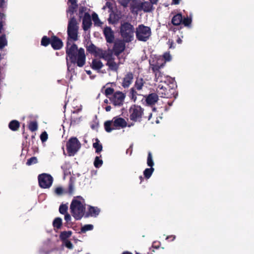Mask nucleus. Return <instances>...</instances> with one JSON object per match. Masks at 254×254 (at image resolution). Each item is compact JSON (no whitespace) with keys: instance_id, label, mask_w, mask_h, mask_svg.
Listing matches in <instances>:
<instances>
[{"instance_id":"50","label":"nucleus","mask_w":254,"mask_h":254,"mask_svg":"<svg viewBox=\"0 0 254 254\" xmlns=\"http://www.w3.org/2000/svg\"><path fill=\"white\" fill-rule=\"evenodd\" d=\"M87 8L85 6H80L79 8V17L81 18L83 16V13H85Z\"/></svg>"},{"instance_id":"2","label":"nucleus","mask_w":254,"mask_h":254,"mask_svg":"<svg viewBox=\"0 0 254 254\" xmlns=\"http://www.w3.org/2000/svg\"><path fill=\"white\" fill-rule=\"evenodd\" d=\"M66 59L71 64L78 67H83L86 62V55L84 49H66Z\"/></svg>"},{"instance_id":"35","label":"nucleus","mask_w":254,"mask_h":254,"mask_svg":"<svg viewBox=\"0 0 254 254\" xmlns=\"http://www.w3.org/2000/svg\"><path fill=\"white\" fill-rule=\"evenodd\" d=\"M125 43H127L124 39L119 40L116 41L113 48H126Z\"/></svg>"},{"instance_id":"61","label":"nucleus","mask_w":254,"mask_h":254,"mask_svg":"<svg viewBox=\"0 0 254 254\" xmlns=\"http://www.w3.org/2000/svg\"><path fill=\"white\" fill-rule=\"evenodd\" d=\"M5 17V15L3 13L0 12V19H2Z\"/></svg>"},{"instance_id":"33","label":"nucleus","mask_w":254,"mask_h":254,"mask_svg":"<svg viewBox=\"0 0 254 254\" xmlns=\"http://www.w3.org/2000/svg\"><path fill=\"white\" fill-rule=\"evenodd\" d=\"M136 90V89L134 88V87H132L130 89V92H129V94H130V98L134 102H135V101L136 100V99H137L136 96H137V95H138Z\"/></svg>"},{"instance_id":"43","label":"nucleus","mask_w":254,"mask_h":254,"mask_svg":"<svg viewBox=\"0 0 254 254\" xmlns=\"http://www.w3.org/2000/svg\"><path fill=\"white\" fill-rule=\"evenodd\" d=\"M7 42L4 36L0 37V48H3L7 46Z\"/></svg>"},{"instance_id":"36","label":"nucleus","mask_w":254,"mask_h":254,"mask_svg":"<svg viewBox=\"0 0 254 254\" xmlns=\"http://www.w3.org/2000/svg\"><path fill=\"white\" fill-rule=\"evenodd\" d=\"M147 164L150 167H153L154 165L152 153L150 152L148 153L147 159Z\"/></svg>"},{"instance_id":"10","label":"nucleus","mask_w":254,"mask_h":254,"mask_svg":"<svg viewBox=\"0 0 254 254\" xmlns=\"http://www.w3.org/2000/svg\"><path fill=\"white\" fill-rule=\"evenodd\" d=\"M66 146L68 156H74L79 150L81 144L76 137H72L67 141Z\"/></svg>"},{"instance_id":"19","label":"nucleus","mask_w":254,"mask_h":254,"mask_svg":"<svg viewBox=\"0 0 254 254\" xmlns=\"http://www.w3.org/2000/svg\"><path fill=\"white\" fill-rule=\"evenodd\" d=\"M100 212V210L97 207L89 206L88 211L85 214L84 217L85 218L91 217H97Z\"/></svg>"},{"instance_id":"12","label":"nucleus","mask_w":254,"mask_h":254,"mask_svg":"<svg viewBox=\"0 0 254 254\" xmlns=\"http://www.w3.org/2000/svg\"><path fill=\"white\" fill-rule=\"evenodd\" d=\"M39 186L43 189H48L53 184V178L51 175L43 173L38 176Z\"/></svg>"},{"instance_id":"22","label":"nucleus","mask_w":254,"mask_h":254,"mask_svg":"<svg viewBox=\"0 0 254 254\" xmlns=\"http://www.w3.org/2000/svg\"><path fill=\"white\" fill-rule=\"evenodd\" d=\"M182 14L180 13L174 15L172 18L171 22L175 26L180 25L182 22Z\"/></svg>"},{"instance_id":"59","label":"nucleus","mask_w":254,"mask_h":254,"mask_svg":"<svg viewBox=\"0 0 254 254\" xmlns=\"http://www.w3.org/2000/svg\"><path fill=\"white\" fill-rule=\"evenodd\" d=\"M152 4H156L158 0H149Z\"/></svg>"},{"instance_id":"21","label":"nucleus","mask_w":254,"mask_h":254,"mask_svg":"<svg viewBox=\"0 0 254 254\" xmlns=\"http://www.w3.org/2000/svg\"><path fill=\"white\" fill-rule=\"evenodd\" d=\"M104 65L102 62L98 59H94L92 61L91 67L92 69L95 70H99L103 67Z\"/></svg>"},{"instance_id":"44","label":"nucleus","mask_w":254,"mask_h":254,"mask_svg":"<svg viewBox=\"0 0 254 254\" xmlns=\"http://www.w3.org/2000/svg\"><path fill=\"white\" fill-rule=\"evenodd\" d=\"M37 163V159L36 157H32L27 160L26 165L30 166Z\"/></svg>"},{"instance_id":"1","label":"nucleus","mask_w":254,"mask_h":254,"mask_svg":"<svg viewBox=\"0 0 254 254\" xmlns=\"http://www.w3.org/2000/svg\"><path fill=\"white\" fill-rule=\"evenodd\" d=\"M88 52L94 54L95 57H98L107 61L106 65L108 70L117 71L119 68V64L115 62L113 57V52L110 49L103 50V49H87Z\"/></svg>"},{"instance_id":"24","label":"nucleus","mask_w":254,"mask_h":254,"mask_svg":"<svg viewBox=\"0 0 254 254\" xmlns=\"http://www.w3.org/2000/svg\"><path fill=\"white\" fill-rule=\"evenodd\" d=\"M155 74V81L159 82H165L166 83V81L164 79V78H167L168 81V79L170 78L169 77H163V74L162 73L160 70L154 73Z\"/></svg>"},{"instance_id":"16","label":"nucleus","mask_w":254,"mask_h":254,"mask_svg":"<svg viewBox=\"0 0 254 254\" xmlns=\"http://www.w3.org/2000/svg\"><path fill=\"white\" fill-rule=\"evenodd\" d=\"M92 25L91 18L90 14L85 12L83 16L82 28L84 31L88 30Z\"/></svg>"},{"instance_id":"15","label":"nucleus","mask_w":254,"mask_h":254,"mask_svg":"<svg viewBox=\"0 0 254 254\" xmlns=\"http://www.w3.org/2000/svg\"><path fill=\"white\" fill-rule=\"evenodd\" d=\"M103 33L106 41L109 43H112L114 41L115 37L114 32L111 28L108 26L105 27L103 30Z\"/></svg>"},{"instance_id":"30","label":"nucleus","mask_w":254,"mask_h":254,"mask_svg":"<svg viewBox=\"0 0 254 254\" xmlns=\"http://www.w3.org/2000/svg\"><path fill=\"white\" fill-rule=\"evenodd\" d=\"M112 123L113 121H107L104 123V128L107 132H110L115 129L114 126L112 127H111Z\"/></svg>"},{"instance_id":"28","label":"nucleus","mask_w":254,"mask_h":254,"mask_svg":"<svg viewBox=\"0 0 254 254\" xmlns=\"http://www.w3.org/2000/svg\"><path fill=\"white\" fill-rule=\"evenodd\" d=\"M95 141L96 142L93 143V147L95 149L96 153H99L102 150L103 146L98 138H96Z\"/></svg>"},{"instance_id":"52","label":"nucleus","mask_w":254,"mask_h":254,"mask_svg":"<svg viewBox=\"0 0 254 254\" xmlns=\"http://www.w3.org/2000/svg\"><path fill=\"white\" fill-rule=\"evenodd\" d=\"M63 191L64 190L61 187H57L55 190V192L58 195H61L63 193Z\"/></svg>"},{"instance_id":"4","label":"nucleus","mask_w":254,"mask_h":254,"mask_svg":"<svg viewBox=\"0 0 254 254\" xmlns=\"http://www.w3.org/2000/svg\"><path fill=\"white\" fill-rule=\"evenodd\" d=\"M153 4L151 1L141 0H132L130 4V11L132 13L137 14L139 11L143 10L145 12H149L154 9Z\"/></svg>"},{"instance_id":"58","label":"nucleus","mask_w":254,"mask_h":254,"mask_svg":"<svg viewBox=\"0 0 254 254\" xmlns=\"http://www.w3.org/2000/svg\"><path fill=\"white\" fill-rule=\"evenodd\" d=\"M180 0H173V2L175 4H178L179 3Z\"/></svg>"},{"instance_id":"11","label":"nucleus","mask_w":254,"mask_h":254,"mask_svg":"<svg viewBox=\"0 0 254 254\" xmlns=\"http://www.w3.org/2000/svg\"><path fill=\"white\" fill-rule=\"evenodd\" d=\"M77 22L74 17H71L68 21L67 26V36L73 40H77L78 39V26Z\"/></svg>"},{"instance_id":"46","label":"nucleus","mask_w":254,"mask_h":254,"mask_svg":"<svg viewBox=\"0 0 254 254\" xmlns=\"http://www.w3.org/2000/svg\"><path fill=\"white\" fill-rule=\"evenodd\" d=\"M40 139L42 142H44L48 139V135L46 131H44L40 135Z\"/></svg>"},{"instance_id":"7","label":"nucleus","mask_w":254,"mask_h":254,"mask_svg":"<svg viewBox=\"0 0 254 254\" xmlns=\"http://www.w3.org/2000/svg\"><path fill=\"white\" fill-rule=\"evenodd\" d=\"M70 209L73 217L76 220H80L85 215V206L79 200L74 198L70 204Z\"/></svg>"},{"instance_id":"56","label":"nucleus","mask_w":254,"mask_h":254,"mask_svg":"<svg viewBox=\"0 0 254 254\" xmlns=\"http://www.w3.org/2000/svg\"><path fill=\"white\" fill-rule=\"evenodd\" d=\"M176 238V236H174V235H171V236H168L166 238V239L167 240H169V241H173L175 240V239Z\"/></svg>"},{"instance_id":"17","label":"nucleus","mask_w":254,"mask_h":254,"mask_svg":"<svg viewBox=\"0 0 254 254\" xmlns=\"http://www.w3.org/2000/svg\"><path fill=\"white\" fill-rule=\"evenodd\" d=\"M133 79V73L131 72H127L123 78L122 83V86L125 88H128L132 83Z\"/></svg>"},{"instance_id":"64","label":"nucleus","mask_w":254,"mask_h":254,"mask_svg":"<svg viewBox=\"0 0 254 254\" xmlns=\"http://www.w3.org/2000/svg\"><path fill=\"white\" fill-rule=\"evenodd\" d=\"M139 178L140 180V183H141L143 181L144 179L142 176H140Z\"/></svg>"},{"instance_id":"48","label":"nucleus","mask_w":254,"mask_h":254,"mask_svg":"<svg viewBox=\"0 0 254 254\" xmlns=\"http://www.w3.org/2000/svg\"><path fill=\"white\" fill-rule=\"evenodd\" d=\"M130 1L132 0H118L119 3L124 7H127Z\"/></svg>"},{"instance_id":"41","label":"nucleus","mask_w":254,"mask_h":254,"mask_svg":"<svg viewBox=\"0 0 254 254\" xmlns=\"http://www.w3.org/2000/svg\"><path fill=\"white\" fill-rule=\"evenodd\" d=\"M103 164V161L100 159L99 157L96 156L94 161V165L95 167L98 168Z\"/></svg>"},{"instance_id":"26","label":"nucleus","mask_w":254,"mask_h":254,"mask_svg":"<svg viewBox=\"0 0 254 254\" xmlns=\"http://www.w3.org/2000/svg\"><path fill=\"white\" fill-rule=\"evenodd\" d=\"M63 224L62 219L60 217H56L53 222V226L55 229H60Z\"/></svg>"},{"instance_id":"3","label":"nucleus","mask_w":254,"mask_h":254,"mask_svg":"<svg viewBox=\"0 0 254 254\" xmlns=\"http://www.w3.org/2000/svg\"><path fill=\"white\" fill-rule=\"evenodd\" d=\"M119 29L120 35L125 41L129 43L133 40L135 30L134 26L129 22H122Z\"/></svg>"},{"instance_id":"5","label":"nucleus","mask_w":254,"mask_h":254,"mask_svg":"<svg viewBox=\"0 0 254 254\" xmlns=\"http://www.w3.org/2000/svg\"><path fill=\"white\" fill-rule=\"evenodd\" d=\"M49 36H44L41 40V45L47 47L51 45L52 48H62L64 46L62 40L55 35L51 31L48 32Z\"/></svg>"},{"instance_id":"60","label":"nucleus","mask_w":254,"mask_h":254,"mask_svg":"<svg viewBox=\"0 0 254 254\" xmlns=\"http://www.w3.org/2000/svg\"><path fill=\"white\" fill-rule=\"evenodd\" d=\"M2 27H3L2 22L1 21H0V33L1 32V30L2 29Z\"/></svg>"},{"instance_id":"27","label":"nucleus","mask_w":254,"mask_h":254,"mask_svg":"<svg viewBox=\"0 0 254 254\" xmlns=\"http://www.w3.org/2000/svg\"><path fill=\"white\" fill-rule=\"evenodd\" d=\"M72 234L71 231L62 232L60 235V238L63 242H64L69 238Z\"/></svg>"},{"instance_id":"6","label":"nucleus","mask_w":254,"mask_h":254,"mask_svg":"<svg viewBox=\"0 0 254 254\" xmlns=\"http://www.w3.org/2000/svg\"><path fill=\"white\" fill-rule=\"evenodd\" d=\"M166 86H162L158 90V93L162 98H171L174 97L176 86L175 81L171 78L168 79V83Z\"/></svg>"},{"instance_id":"25","label":"nucleus","mask_w":254,"mask_h":254,"mask_svg":"<svg viewBox=\"0 0 254 254\" xmlns=\"http://www.w3.org/2000/svg\"><path fill=\"white\" fill-rule=\"evenodd\" d=\"M145 82L142 78H137L133 87L137 90H140L144 86Z\"/></svg>"},{"instance_id":"49","label":"nucleus","mask_w":254,"mask_h":254,"mask_svg":"<svg viewBox=\"0 0 254 254\" xmlns=\"http://www.w3.org/2000/svg\"><path fill=\"white\" fill-rule=\"evenodd\" d=\"M9 128L13 131H16V120H12L8 125Z\"/></svg>"},{"instance_id":"45","label":"nucleus","mask_w":254,"mask_h":254,"mask_svg":"<svg viewBox=\"0 0 254 254\" xmlns=\"http://www.w3.org/2000/svg\"><path fill=\"white\" fill-rule=\"evenodd\" d=\"M74 191V183L71 181L70 180L68 184V193L69 194H72Z\"/></svg>"},{"instance_id":"62","label":"nucleus","mask_w":254,"mask_h":254,"mask_svg":"<svg viewBox=\"0 0 254 254\" xmlns=\"http://www.w3.org/2000/svg\"><path fill=\"white\" fill-rule=\"evenodd\" d=\"M177 42L179 44H181L182 42V40L180 38H178V39L177 40Z\"/></svg>"},{"instance_id":"47","label":"nucleus","mask_w":254,"mask_h":254,"mask_svg":"<svg viewBox=\"0 0 254 254\" xmlns=\"http://www.w3.org/2000/svg\"><path fill=\"white\" fill-rule=\"evenodd\" d=\"M163 65H158L157 64H152L151 66V69L153 72L154 73L160 70V69L162 67Z\"/></svg>"},{"instance_id":"32","label":"nucleus","mask_w":254,"mask_h":254,"mask_svg":"<svg viewBox=\"0 0 254 254\" xmlns=\"http://www.w3.org/2000/svg\"><path fill=\"white\" fill-rule=\"evenodd\" d=\"M92 19L94 24L97 26H101L102 23L100 21L98 15L97 13L94 12L92 15Z\"/></svg>"},{"instance_id":"23","label":"nucleus","mask_w":254,"mask_h":254,"mask_svg":"<svg viewBox=\"0 0 254 254\" xmlns=\"http://www.w3.org/2000/svg\"><path fill=\"white\" fill-rule=\"evenodd\" d=\"M68 1L70 2L71 5L68 6L66 12L67 13H69L71 15H72L76 11L78 7V4L77 3V0H75L74 2L72 0Z\"/></svg>"},{"instance_id":"38","label":"nucleus","mask_w":254,"mask_h":254,"mask_svg":"<svg viewBox=\"0 0 254 254\" xmlns=\"http://www.w3.org/2000/svg\"><path fill=\"white\" fill-rule=\"evenodd\" d=\"M192 19L191 17H184V18L182 17V23L184 24L185 26L190 27L191 24Z\"/></svg>"},{"instance_id":"31","label":"nucleus","mask_w":254,"mask_h":254,"mask_svg":"<svg viewBox=\"0 0 254 254\" xmlns=\"http://www.w3.org/2000/svg\"><path fill=\"white\" fill-rule=\"evenodd\" d=\"M29 129L33 132L38 129V124L36 121L30 122L28 125Z\"/></svg>"},{"instance_id":"55","label":"nucleus","mask_w":254,"mask_h":254,"mask_svg":"<svg viewBox=\"0 0 254 254\" xmlns=\"http://www.w3.org/2000/svg\"><path fill=\"white\" fill-rule=\"evenodd\" d=\"M7 0H0V7H4L6 5Z\"/></svg>"},{"instance_id":"29","label":"nucleus","mask_w":254,"mask_h":254,"mask_svg":"<svg viewBox=\"0 0 254 254\" xmlns=\"http://www.w3.org/2000/svg\"><path fill=\"white\" fill-rule=\"evenodd\" d=\"M154 171V168L153 167H150L149 168H146L143 171V175L144 178L146 179H148L150 178L152 174Z\"/></svg>"},{"instance_id":"18","label":"nucleus","mask_w":254,"mask_h":254,"mask_svg":"<svg viewBox=\"0 0 254 254\" xmlns=\"http://www.w3.org/2000/svg\"><path fill=\"white\" fill-rule=\"evenodd\" d=\"M158 100V96L156 93H153L148 94L145 96V101L146 104L149 106H152Z\"/></svg>"},{"instance_id":"63","label":"nucleus","mask_w":254,"mask_h":254,"mask_svg":"<svg viewBox=\"0 0 254 254\" xmlns=\"http://www.w3.org/2000/svg\"><path fill=\"white\" fill-rule=\"evenodd\" d=\"M122 254H132L129 252L125 251V252H124Z\"/></svg>"},{"instance_id":"13","label":"nucleus","mask_w":254,"mask_h":254,"mask_svg":"<svg viewBox=\"0 0 254 254\" xmlns=\"http://www.w3.org/2000/svg\"><path fill=\"white\" fill-rule=\"evenodd\" d=\"M125 98L126 94L125 93L118 91L109 97V100L115 106L121 107L123 105Z\"/></svg>"},{"instance_id":"54","label":"nucleus","mask_w":254,"mask_h":254,"mask_svg":"<svg viewBox=\"0 0 254 254\" xmlns=\"http://www.w3.org/2000/svg\"><path fill=\"white\" fill-rule=\"evenodd\" d=\"M65 246L66 248L72 249L73 248V245L71 242L68 240H66L64 242Z\"/></svg>"},{"instance_id":"9","label":"nucleus","mask_w":254,"mask_h":254,"mask_svg":"<svg viewBox=\"0 0 254 254\" xmlns=\"http://www.w3.org/2000/svg\"><path fill=\"white\" fill-rule=\"evenodd\" d=\"M144 110L140 106L132 105L129 109V119L133 122H141Z\"/></svg>"},{"instance_id":"37","label":"nucleus","mask_w":254,"mask_h":254,"mask_svg":"<svg viewBox=\"0 0 254 254\" xmlns=\"http://www.w3.org/2000/svg\"><path fill=\"white\" fill-rule=\"evenodd\" d=\"M115 90L114 88L111 87H107L105 90V96L109 99L111 96L115 93Z\"/></svg>"},{"instance_id":"40","label":"nucleus","mask_w":254,"mask_h":254,"mask_svg":"<svg viewBox=\"0 0 254 254\" xmlns=\"http://www.w3.org/2000/svg\"><path fill=\"white\" fill-rule=\"evenodd\" d=\"M68 209V206L66 204H62L60 206L59 212L62 214H65L67 213V211Z\"/></svg>"},{"instance_id":"20","label":"nucleus","mask_w":254,"mask_h":254,"mask_svg":"<svg viewBox=\"0 0 254 254\" xmlns=\"http://www.w3.org/2000/svg\"><path fill=\"white\" fill-rule=\"evenodd\" d=\"M80 111L81 109H77L72 112L70 117V125H75L80 123L81 117L78 116V113Z\"/></svg>"},{"instance_id":"57","label":"nucleus","mask_w":254,"mask_h":254,"mask_svg":"<svg viewBox=\"0 0 254 254\" xmlns=\"http://www.w3.org/2000/svg\"><path fill=\"white\" fill-rule=\"evenodd\" d=\"M105 109L106 112H110L111 110V106H107L105 108Z\"/></svg>"},{"instance_id":"53","label":"nucleus","mask_w":254,"mask_h":254,"mask_svg":"<svg viewBox=\"0 0 254 254\" xmlns=\"http://www.w3.org/2000/svg\"><path fill=\"white\" fill-rule=\"evenodd\" d=\"M163 58L166 61H170L171 60V56L169 53H165L163 55Z\"/></svg>"},{"instance_id":"39","label":"nucleus","mask_w":254,"mask_h":254,"mask_svg":"<svg viewBox=\"0 0 254 254\" xmlns=\"http://www.w3.org/2000/svg\"><path fill=\"white\" fill-rule=\"evenodd\" d=\"M93 229V225L92 224H86L81 228V233H84L88 231L92 230Z\"/></svg>"},{"instance_id":"14","label":"nucleus","mask_w":254,"mask_h":254,"mask_svg":"<svg viewBox=\"0 0 254 254\" xmlns=\"http://www.w3.org/2000/svg\"><path fill=\"white\" fill-rule=\"evenodd\" d=\"M112 121L115 129L120 128H124L127 126V122L122 118L115 117L113 118Z\"/></svg>"},{"instance_id":"8","label":"nucleus","mask_w":254,"mask_h":254,"mask_svg":"<svg viewBox=\"0 0 254 254\" xmlns=\"http://www.w3.org/2000/svg\"><path fill=\"white\" fill-rule=\"evenodd\" d=\"M135 33L138 40L146 42L149 39L151 35V30L149 27L140 24L136 28Z\"/></svg>"},{"instance_id":"34","label":"nucleus","mask_w":254,"mask_h":254,"mask_svg":"<svg viewBox=\"0 0 254 254\" xmlns=\"http://www.w3.org/2000/svg\"><path fill=\"white\" fill-rule=\"evenodd\" d=\"M76 41L67 37L66 48H77V46L74 43V42Z\"/></svg>"},{"instance_id":"42","label":"nucleus","mask_w":254,"mask_h":254,"mask_svg":"<svg viewBox=\"0 0 254 254\" xmlns=\"http://www.w3.org/2000/svg\"><path fill=\"white\" fill-rule=\"evenodd\" d=\"M126 49H110V50H112L113 52V56H116L117 57H119V56Z\"/></svg>"},{"instance_id":"51","label":"nucleus","mask_w":254,"mask_h":254,"mask_svg":"<svg viewBox=\"0 0 254 254\" xmlns=\"http://www.w3.org/2000/svg\"><path fill=\"white\" fill-rule=\"evenodd\" d=\"M64 220L66 221V226L68 227V224L69 223L71 220V216L68 213L64 214Z\"/></svg>"}]
</instances>
